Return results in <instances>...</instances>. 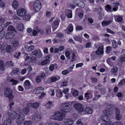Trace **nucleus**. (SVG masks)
I'll use <instances>...</instances> for the list:
<instances>
[{
  "instance_id": "nucleus-6",
  "label": "nucleus",
  "mask_w": 125,
  "mask_h": 125,
  "mask_svg": "<svg viewBox=\"0 0 125 125\" xmlns=\"http://www.w3.org/2000/svg\"><path fill=\"white\" fill-rule=\"evenodd\" d=\"M115 119L117 120H121L122 117L121 114H120L119 109L118 108H115Z\"/></svg>"
},
{
  "instance_id": "nucleus-55",
  "label": "nucleus",
  "mask_w": 125,
  "mask_h": 125,
  "mask_svg": "<svg viewBox=\"0 0 125 125\" xmlns=\"http://www.w3.org/2000/svg\"><path fill=\"white\" fill-rule=\"evenodd\" d=\"M101 91L102 94H104L106 92L105 88H101Z\"/></svg>"
},
{
  "instance_id": "nucleus-32",
  "label": "nucleus",
  "mask_w": 125,
  "mask_h": 125,
  "mask_svg": "<svg viewBox=\"0 0 125 125\" xmlns=\"http://www.w3.org/2000/svg\"><path fill=\"white\" fill-rule=\"evenodd\" d=\"M66 11L68 13L67 14V16L68 18H71L72 17V12L70 10H66Z\"/></svg>"
},
{
  "instance_id": "nucleus-42",
  "label": "nucleus",
  "mask_w": 125,
  "mask_h": 125,
  "mask_svg": "<svg viewBox=\"0 0 125 125\" xmlns=\"http://www.w3.org/2000/svg\"><path fill=\"white\" fill-rule=\"evenodd\" d=\"M41 79H42L39 76L36 77L35 78V81L36 83H39L41 81Z\"/></svg>"
},
{
  "instance_id": "nucleus-1",
  "label": "nucleus",
  "mask_w": 125,
  "mask_h": 125,
  "mask_svg": "<svg viewBox=\"0 0 125 125\" xmlns=\"http://www.w3.org/2000/svg\"><path fill=\"white\" fill-rule=\"evenodd\" d=\"M72 109V107L71 104L68 103H63L61 105V110L63 112H68L70 111Z\"/></svg>"
},
{
  "instance_id": "nucleus-51",
  "label": "nucleus",
  "mask_w": 125,
  "mask_h": 125,
  "mask_svg": "<svg viewBox=\"0 0 125 125\" xmlns=\"http://www.w3.org/2000/svg\"><path fill=\"white\" fill-rule=\"evenodd\" d=\"M125 79H123L120 81L118 85H122L124 84H125Z\"/></svg>"
},
{
  "instance_id": "nucleus-26",
  "label": "nucleus",
  "mask_w": 125,
  "mask_h": 125,
  "mask_svg": "<svg viewBox=\"0 0 125 125\" xmlns=\"http://www.w3.org/2000/svg\"><path fill=\"white\" fill-rule=\"evenodd\" d=\"M4 68L3 62L2 60H0V70H1L2 71H4L5 70Z\"/></svg>"
},
{
  "instance_id": "nucleus-39",
  "label": "nucleus",
  "mask_w": 125,
  "mask_h": 125,
  "mask_svg": "<svg viewBox=\"0 0 125 125\" xmlns=\"http://www.w3.org/2000/svg\"><path fill=\"white\" fill-rule=\"evenodd\" d=\"M119 61L120 62H124L125 61V56H120L119 58Z\"/></svg>"
},
{
  "instance_id": "nucleus-45",
  "label": "nucleus",
  "mask_w": 125,
  "mask_h": 125,
  "mask_svg": "<svg viewBox=\"0 0 125 125\" xmlns=\"http://www.w3.org/2000/svg\"><path fill=\"white\" fill-rule=\"evenodd\" d=\"M23 118V119H24V116L22 112H20L18 114V118Z\"/></svg>"
},
{
  "instance_id": "nucleus-46",
  "label": "nucleus",
  "mask_w": 125,
  "mask_h": 125,
  "mask_svg": "<svg viewBox=\"0 0 125 125\" xmlns=\"http://www.w3.org/2000/svg\"><path fill=\"white\" fill-rule=\"evenodd\" d=\"M24 125H32V122L31 121H25L24 122Z\"/></svg>"
},
{
  "instance_id": "nucleus-16",
  "label": "nucleus",
  "mask_w": 125,
  "mask_h": 125,
  "mask_svg": "<svg viewBox=\"0 0 125 125\" xmlns=\"http://www.w3.org/2000/svg\"><path fill=\"white\" fill-rule=\"evenodd\" d=\"M103 112L104 114L107 116H111L112 114V111L108 109L104 110Z\"/></svg>"
},
{
  "instance_id": "nucleus-54",
  "label": "nucleus",
  "mask_w": 125,
  "mask_h": 125,
  "mask_svg": "<svg viewBox=\"0 0 125 125\" xmlns=\"http://www.w3.org/2000/svg\"><path fill=\"white\" fill-rule=\"evenodd\" d=\"M112 125H123V124L121 122H117L113 123Z\"/></svg>"
},
{
  "instance_id": "nucleus-52",
  "label": "nucleus",
  "mask_w": 125,
  "mask_h": 125,
  "mask_svg": "<svg viewBox=\"0 0 125 125\" xmlns=\"http://www.w3.org/2000/svg\"><path fill=\"white\" fill-rule=\"evenodd\" d=\"M68 83V82L66 81H63L62 82V84L61 86L62 87L63 86H67V83Z\"/></svg>"
},
{
  "instance_id": "nucleus-33",
  "label": "nucleus",
  "mask_w": 125,
  "mask_h": 125,
  "mask_svg": "<svg viewBox=\"0 0 125 125\" xmlns=\"http://www.w3.org/2000/svg\"><path fill=\"white\" fill-rule=\"evenodd\" d=\"M86 112L88 114H91L92 113V109L89 107L86 108L85 110Z\"/></svg>"
},
{
  "instance_id": "nucleus-37",
  "label": "nucleus",
  "mask_w": 125,
  "mask_h": 125,
  "mask_svg": "<svg viewBox=\"0 0 125 125\" xmlns=\"http://www.w3.org/2000/svg\"><path fill=\"white\" fill-rule=\"evenodd\" d=\"M6 50L8 52H10L12 51V47L10 45H8L6 48Z\"/></svg>"
},
{
  "instance_id": "nucleus-44",
  "label": "nucleus",
  "mask_w": 125,
  "mask_h": 125,
  "mask_svg": "<svg viewBox=\"0 0 125 125\" xmlns=\"http://www.w3.org/2000/svg\"><path fill=\"white\" fill-rule=\"evenodd\" d=\"M112 42L113 48H115L117 47V43L115 41L113 40L112 41Z\"/></svg>"
},
{
  "instance_id": "nucleus-17",
  "label": "nucleus",
  "mask_w": 125,
  "mask_h": 125,
  "mask_svg": "<svg viewBox=\"0 0 125 125\" xmlns=\"http://www.w3.org/2000/svg\"><path fill=\"white\" fill-rule=\"evenodd\" d=\"M39 31V29L38 27L34 28L32 32L33 35L34 36H36Z\"/></svg>"
},
{
  "instance_id": "nucleus-57",
  "label": "nucleus",
  "mask_w": 125,
  "mask_h": 125,
  "mask_svg": "<svg viewBox=\"0 0 125 125\" xmlns=\"http://www.w3.org/2000/svg\"><path fill=\"white\" fill-rule=\"evenodd\" d=\"M106 8L105 9L107 11H110L109 10H110L111 8L110 5L108 4H107L106 6Z\"/></svg>"
},
{
  "instance_id": "nucleus-43",
  "label": "nucleus",
  "mask_w": 125,
  "mask_h": 125,
  "mask_svg": "<svg viewBox=\"0 0 125 125\" xmlns=\"http://www.w3.org/2000/svg\"><path fill=\"white\" fill-rule=\"evenodd\" d=\"M78 6L81 8H83L84 7V2L81 0Z\"/></svg>"
},
{
  "instance_id": "nucleus-22",
  "label": "nucleus",
  "mask_w": 125,
  "mask_h": 125,
  "mask_svg": "<svg viewBox=\"0 0 125 125\" xmlns=\"http://www.w3.org/2000/svg\"><path fill=\"white\" fill-rule=\"evenodd\" d=\"M84 94L85 98L87 100H89L92 97V94L91 93H86L85 94Z\"/></svg>"
},
{
  "instance_id": "nucleus-60",
  "label": "nucleus",
  "mask_w": 125,
  "mask_h": 125,
  "mask_svg": "<svg viewBox=\"0 0 125 125\" xmlns=\"http://www.w3.org/2000/svg\"><path fill=\"white\" fill-rule=\"evenodd\" d=\"M19 70L18 68H14L13 70V72L14 73H17L19 71Z\"/></svg>"
},
{
  "instance_id": "nucleus-10",
  "label": "nucleus",
  "mask_w": 125,
  "mask_h": 125,
  "mask_svg": "<svg viewBox=\"0 0 125 125\" xmlns=\"http://www.w3.org/2000/svg\"><path fill=\"white\" fill-rule=\"evenodd\" d=\"M104 52V47L103 46H99L98 50L96 51L95 53L96 54L99 55Z\"/></svg>"
},
{
  "instance_id": "nucleus-30",
  "label": "nucleus",
  "mask_w": 125,
  "mask_h": 125,
  "mask_svg": "<svg viewBox=\"0 0 125 125\" xmlns=\"http://www.w3.org/2000/svg\"><path fill=\"white\" fill-rule=\"evenodd\" d=\"M8 31H12L15 32L16 31V30L13 27L12 25H9L8 29Z\"/></svg>"
},
{
  "instance_id": "nucleus-7",
  "label": "nucleus",
  "mask_w": 125,
  "mask_h": 125,
  "mask_svg": "<svg viewBox=\"0 0 125 125\" xmlns=\"http://www.w3.org/2000/svg\"><path fill=\"white\" fill-rule=\"evenodd\" d=\"M8 116L10 117V118L14 119L17 116V113L14 111L10 110L8 113Z\"/></svg>"
},
{
  "instance_id": "nucleus-18",
  "label": "nucleus",
  "mask_w": 125,
  "mask_h": 125,
  "mask_svg": "<svg viewBox=\"0 0 125 125\" xmlns=\"http://www.w3.org/2000/svg\"><path fill=\"white\" fill-rule=\"evenodd\" d=\"M30 105H31V107L35 109L39 105V103L37 102H35L33 103H30Z\"/></svg>"
},
{
  "instance_id": "nucleus-50",
  "label": "nucleus",
  "mask_w": 125,
  "mask_h": 125,
  "mask_svg": "<svg viewBox=\"0 0 125 125\" xmlns=\"http://www.w3.org/2000/svg\"><path fill=\"white\" fill-rule=\"evenodd\" d=\"M10 82H12V84L13 85H15L16 84L18 83V81L15 80L13 79H11L10 80Z\"/></svg>"
},
{
  "instance_id": "nucleus-2",
  "label": "nucleus",
  "mask_w": 125,
  "mask_h": 125,
  "mask_svg": "<svg viewBox=\"0 0 125 125\" xmlns=\"http://www.w3.org/2000/svg\"><path fill=\"white\" fill-rule=\"evenodd\" d=\"M63 114L61 112H58L55 113L51 117V118L54 120L61 121L62 120L63 118Z\"/></svg>"
},
{
  "instance_id": "nucleus-9",
  "label": "nucleus",
  "mask_w": 125,
  "mask_h": 125,
  "mask_svg": "<svg viewBox=\"0 0 125 125\" xmlns=\"http://www.w3.org/2000/svg\"><path fill=\"white\" fill-rule=\"evenodd\" d=\"M42 118V116L40 115L35 114L33 116L32 120L35 122H37L40 121Z\"/></svg>"
},
{
  "instance_id": "nucleus-3",
  "label": "nucleus",
  "mask_w": 125,
  "mask_h": 125,
  "mask_svg": "<svg viewBox=\"0 0 125 125\" xmlns=\"http://www.w3.org/2000/svg\"><path fill=\"white\" fill-rule=\"evenodd\" d=\"M73 106L79 113L82 112L84 111V107L81 104H75L73 105Z\"/></svg>"
},
{
  "instance_id": "nucleus-62",
  "label": "nucleus",
  "mask_w": 125,
  "mask_h": 125,
  "mask_svg": "<svg viewBox=\"0 0 125 125\" xmlns=\"http://www.w3.org/2000/svg\"><path fill=\"white\" fill-rule=\"evenodd\" d=\"M53 24L55 25H56L57 26H58L59 24V21L57 20H56L53 22Z\"/></svg>"
},
{
  "instance_id": "nucleus-13",
  "label": "nucleus",
  "mask_w": 125,
  "mask_h": 125,
  "mask_svg": "<svg viewBox=\"0 0 125 125\" xmlns=\"http://www.w3.org/2000/svg\"><path fill=\"white\" fill-rule=\"evenodd\" d=\"M64 124L66 125H70L72 124L73 123V120L70 118L66 119L64 120Z\"/></svg>"
},
{
  "instance_id": "nucleus-36",
  "label": "nucleus",
  "mask_w": 125,
  "mask_h": 125,
  "mask_svg": "<svg viewBox=\"0 0 125 125\" xmlns=\"http://www.w3.org/2000/svg\"><path fill=\"white\" fill-rule=\"evenodd\" d=\"M5 32L4 31L2 30L0 31V39H2L4 36Z\"/></svg>"
},
{
  "instance_id": "nucleus-20",
  "label": "nucleus",
  "mask_w": 125,
  "mask_h": 125,
  "mask_svg": "<svg viewBox=\"0 0 125 125\" xmlns=\"http://www.w3.org/2000/svg\"><path fill=\"white\" fill-rule=\"evenodd\" d=\"M11 44L13 47L16 48L19 45V42L17 40H14L12 41Z\"/></svg>"
},
{
  "instance_id": "nucleus-40",
  "label": "nucleus",
  "mask_w": 125,
  "mask_h": 125,
  "mask_svg": "<svg viewBox=\"0 0 125 125\" xmlns=\"http://www.w3.org/2000/svg\"><path fill=\"white\" fill-rule=\"evenodd\" d=\"M64 37L63 34L61 33H58L56 35V37L59 38H61Z\"/></svg>"
},
{
  "instance_id": "nucleus-58",
  "label": "nucleus",
  "mask_w": 125,
  "mask_h": 125,
  "mask_svg": "<svg viewBox=\"0 0 125 125\" xmlns=\"http://www.w3.org/2000/svg\"><path fill=\"white\" fill-rule=\"evenodd\" d=\"M91 79L93 83H96L97 81V79L96 78H91Z\"/></svg>"
},
{
  "instance_id": "nucleus-61",
  "label": "nucleus",
  "mask_w": 125,
  "mask_h": 125,
  "mask_svg": "<svg viewBox=\"0 0 125 125\" xmlns=\"http://www.w3.org/2000/svg\"><path fill=\"white\" fill-rule=\"evenodd\" d=\"M73 94L74 96H75L77 95L78 94V91H74L73 92Z\"/></svg>"
},
{
  "instance_id": "nucleus-38",
  "label": "nucleus",
  "mask_w": 125,
  "mask_h": 125,
  "mask_svg": "<svg viewBox=\"0 0 125 125\" xmlns=\"http://www.w3.org/2000/svg\"><path fill=\"white\" fill-rule=\"evenodd\" d=\"M5 64L6 65L9 66L10 65L12 66H13V63L12 62V61H8L6 62L5 63Z\"/></svg>"
},
{
  "instance_id": "nucleus-27",
  "label": "nucleus",
  "mask_w": 125,
  "mask_h": 125,
  "mask_svg": "<svg viewBox=\"0 0 125 125\" xmlns=\"http://www.w3.org/2000/svg\"><path fill=\"white\" fill-rule=\"evenodd\" d=\"M112 22L111 20H109L108 21H104L102 23V24L103 26H107L111 23Z\"/></svg>"
},
{
  "instance_id": "nucleus-48",
  "label": "nucleus",
  "mask_w": 125,
  "mask_h": 125,
  "mask_svg": "<svg viewBox=\"0 0 125 125\" xmlns=\"http://www.w3.org/2000/svg\"><path fill=\"white\" fill-rule=\"evenodd\" d=\"M112 49V47L110 46H107L106 47V53L108 54L110 52V50Z\"/></svg>"
},
{
  "instance_id": "nucleus-15",
  "label": "nucleus",
  "mask_w": 125,
  "mask_h": 125,
  "mask_svg": "<svg viewBox=\"0 0 125 125\" xmlns=\"http://www.w3.org/2000/svg\"><path fill=\"white\" fill-rule=\"evenodd\" d=\"M51 26L49 25H47L46 27L45 31L46 32V35H48L51 34Z\"/></svg>"
},
{
  "instance_id": "nucleus-47",
  "label": "nucleus",
  "mask_w": 125,
  "mask_h": 125,
  "mask_svg": "<svg viewBox=\"0 0 125 125\" xmlns=\"http://www.w3.org/2000/svg\"><path fill=\"white\" fill-rule=\"evenodd\" d=\"M50 79L52 82H55L58 80L57 78L55 76L51 77L50 78Z\"/></svg>"
},
{
  "instance_id": "nucleus-29",
  "label": "nucleus",
  "mask_w": 125,
  "mask_h": 125,
  "mask_svg": "<svg viewBox=\"0 0 125 125\" xmlns=\"http://www.w3.org/2000/svg\"><path fill=\"white\" fill-rule=\"evenodd\" d=\"M118 71V67L115 66H114L113 68L111 69V72L113 73L117 72Z\"/></svg>"
},
{
  "instance_id": "nucleus-63",
  "label": "nucleus",
  "mask_w": 125,
  "mask_h": 125,
  "mask_svg": "<svg viewBox=\"0 0 125 125\" xmlns=\"http://www.w3.org/2000/svg\"><path fill=\"white\" fill-rule=\"evenodd\" d=\"M39 76L42 79L45 76V74L44 73H42L41 75Z\"/></svg>"
},
{
  "instance_id": "nucleus-11",
  "label": "nucleus",
  "mask_w": 125,
  "mask_h": 125,
  "mask_svg": "<svg viewBox=\"0 0 125 125\" xmlns=\"http://www.w3.org/2000/svg\"><path fill=\"white\" fill-rule=\"evenodd\" d=\"M35 91H36L35 93L37 94H39L41 93H42L41 95H40L39 97L41 99H42L43 97L45 95V94L44 93H43V91L42 90H41L40 89H39L37 88L36 89L34 90Z\"/></svg>"
},
{
  "instance_id": "nucleus-12",
  "label": "nucleus",
  "mask_w": 125,
  "mask_h": 125,
  "mask_svg": "<svg viewBox=\"0 0 125 125\" xmlns=\"http://www.w3.org/2000/svg\"><path fill=\"white\" fill-rule=\"evenodd\" d=\"M15 35L14 33L10 31L8 32L6 35L5 38L6 39L8 40L11 38Z\"/></svg>"
},
{
  "instance_id": "nucleus-21",
  "label": "nucleus",
  "mask_w": 125,
  "mask_h": 125,
  "mask_svg": "<svg viewBox=\"0 0 125 125\" xmlns=\"http://www.w3.org/2000/svg\"><path fill=\"white\" fill-rule=\"evenodd\" d=\"M50 62V61L48 59H46L42 62V65L44 66L49 64Z\"/></svg>"
},
{
  "instance_id": "nucleus-34",
  "label": "nucleus",
  "mask_w": 125,
  "mask_h": 125,
  "mask_svg": "<svg viewBox=\"0 0 125 125\" xmlns=\"http://www.w3.org/2000/svg\"><path fill=\"white\" fill-rule=\"evenodd\" d=\"M73 38L75 41L79 42H82V39L80 37L75 36Z\"/></svg>"
},
{
  "instance_id": "nucleus-23",
  "label": "nucleus",
  "mask_w": 125,
  "mask_h": 125,
  "mask_svg": "<svg viewBox=\"0 0 125 125\" xmlns=\"http://www.w3.org/2000/svg\"><path fill=\"white\" fill-rule=\"evenodd\" d=\"M32 53L33 55L38 56L41 53V52L39 50H35L32 52Z\"/></svg>"
},
{
  "instance_id": "nucleus-41",
  "label": "nucleus",
  "mask_w": 125,
  "mask_h": 125,
  "mask_svg": "<svg viewBox=\"0 0 125 125\" xmlns=\"http://www.w3.org/2000/svg\"><path fill=\"white\" fill-rule=\"evenodd\" d=\"M46 105L48 108H50L52 106V102L51 101H49L47 103Z\"/></svg>"
},
{
  "instance_id": "nucleus-31",
  "label": "nucleus",
  "mask_w": 125,
  "mask_h": 125,
  "mask_svg": "<svg viewBox=\"0 0 125 125\" xmlns=\"http://www.w3.org/2000/svg\"><path fill=\"white\" fill-rule=\"evenodd\" d=\"M25 48L27 51H31L34 49V46L33 45H31L27 47H25Z\"/></svg>"
},
{
  "instance_id": "nucleus-5",
  "label": "nucleus",
  "mask_w": 125,
  "mask_h": 125,
  "mask_svg": "<svg viewBox=\"0 0 125 125\" xmlns=\"http://www.w3.org/2000/svg\"><path fill=\"white\" fill-rule=\"evenodd\" d=\"M12 91L11 89L9 88H7L4 91V94L6 97H9L11 99L12 98Z\"/></svg>"
},
{
  "instance_id": "nucleus-25",
  "label": "nucleus",
  "mask_w": 125,
  "mask_h": 125,
  "mask_svg": "<svg viewBox=\"0 0 125 125\" xmlns=\"http://www.w3.org/2000/svg\"><path fill=\"white\" fill-rule=\"evenodd\" d=\"M24 121V119H23V118H18L17 120V124L19 125H21L22 124Z\"/></svg>"
},
{
  "instance_id": "nucleus-53",
  "label": "nucleus",
  "mask_w": 125,
  "mask_h": 125,
  "mask_svg": "<svg viewBox=\"0 0 125 125\" xmlns=\"http://www.w3.org/2000/svg\"><path fill=\"white\" fill-rule=\"evenodd\" d=\"M83 29L82 27L81 26H77L76 27V30L77 31H79L82 30Z\"/></svg>"
},
{
  "instance_id": "nucleus-24",
  "label": "nucleus",
  "mask_w": 125,
  "mask_h": 125,
  "mask_svg": "<svg viewBox=\"0 0 125 125\" xmlns=\"http://www.w3.org/2000/svg\"><path fill=\"white\" fill-rule=\"evenodd\" d=\"M68 31L67 32V33L68 34H70L71 32H72L73 31V26L72 24H70L68 28Z\"/></svg>"
},
{
  "instance_id": "nucleus-56",
  "label": "nucleus",
  "mask_w": 125,
  "mask_h": 125,
  "mask_svg": "<svg viewBox=\"0 0 125 125\" xmlns=\"http://www.w3.org/2000/svg\"><path fill=\"white\" fill-rule=\"evenodd\" d=\"M70 52L68 51H67L65 53V55L66 57L68 59H70L69 57Z\"/></svg>"
},
{
  "instance_id": "nucleus-28",
  "label": "nucleus",
  "mask_w": 125,
  "mask_h": 125,
  "mask_svg": "<svg viewBox=\"0 0 125 125\" xmlns=\"http://www.w3.org/2000/svg\"><path fill=\"white\" fill-rule=\"evenodd\" d=\"M17 29L20 31H22L24 29V26L22 24H19L18 26L17 27Z\"/></svg>"
},
{
  "instance_id": "nucleus-8",
  "label": "nucleus",
  "mask_w": 125,
  "mask_h": 125,
  "mask_svg": "<svg viewBox=\"0 0 125 125\" xmlns=\"http://www.w3.org/2000/svg\"><path fill=\"white\" fill-rule=\"evenodd\" d=\"M17 12L18 16L21 17L23 16L26 14V11L24 8H21L19 9Z\"/></svg>"
},
{
  "instance_id": "nucleus-14",
  "label": "nucleus",
  "mask_w": 125,
  "mask_h": 125,
  "mask_svg": "<svg viewBox=\"0 0 125 125\" xmlns=\"http://www.w3.org/2000/svg\"><path fill=\"white\" fill-rule=\"evenodd\" d=\"M101 120L103 121L106 122V123H110L109 121L110 120V118L107 116L104 115L101 116Z\"/></svg>"
},
{
  "instance_id": "nucleus-49",
  "label": "nucleus",
  "mask_w": 125,
  "mask_h": 125,
  "mask_svg": "<svg viewBox=\"0 0 125 125\" xmlns=\"http://www.w3.org/2000/svg\"><path fill=\"white\" fill-rule=\"evenodd\" d=\"M29 111V110L28 108L26 107L24 108L23 110V111L25 114H27Z\"/></svg>"
},
{
  "instance_id": "nucleus-4",
  "label": "nucleus",
  "mask_w": 125,
  "mask_h": 125,
  "mask_svg": "<svg viewBox=\"0 0 125 125\" xmlns=\"http://www.w3.org/2000/svg\"><path fill=\"white\" fill-rule=\"evenodd\" d=\"M33 6L34 10L36 11H39L41 7L40 2L37 0L35 1L34 2Z\"/></svg>"
},
{
  "instance_id": "nucleus-35",
  "label": "nucleus",
  "mask_w": 125,
  "mask_h": 125,
  "mask_svg": "<svg viewBox=\"0 0 125 125\" xmlns=\"http://www.w3.org/2000/svg\"><path fill=\"white\" fill-rule=\"evenodd\" d=\"M23 19L26 21H29L31 18V16L30 15H26L23 16Z\"/></svg>"
},
{
  "instance_id": "nucleus-64",
  "label": "nucleus",
  "mask_w": 125,
  "mask_h": 125,
  "mask_svg": "<svg viewBox=\"0 0 125 125\" xmlns=\"http://www.w3.org/2000/svg\"><path fill=\"white\" fill-rule=\"evenodd\" d=\"M68 71L67 70H64L62 72V73L63 75H66L68 73Z\"/></svg>"
},
{
  "instance_id": "nucleus-59",
  "label": "nucleus",
  "mask_w": 125,
  "mask_h": 125,
  "mask_svg": "<svg viewBox=\"0 0 125 125\" xmlns=\"http://www.w3.org/2000/svg\"><path fill=\"white\" fill-rule=\"evenodd\" d=\"M81 0H74V2L78 6L80 2L81 1Z\"/></svg>"
},
{
  "instance_id": "nucleus-19",
  "label": "nucleus",
  "mask_w": 125,
  "mask_h": 125,
  "mask_svg": "<svg viewBox=\"0 0 125 125\" xmlns=\"http://www.w3.org/2000/svg\"><path fill=\"white\" fill-rule=\"evenodd\" d=\"M19 3L16 0L13 1L12 4V6L13 8L15 9H16L18 7Z\"/></svg>"
}]
</instances>
